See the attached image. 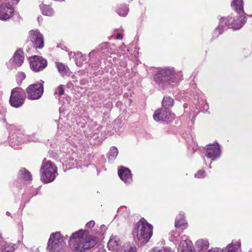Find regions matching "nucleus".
<instances>
[{
	"instance_id": "obj_33",
	"label": "nucleus",
	"mask_w": 252,
	"mask_h": 252,
	"mask_svg": "<svg viewBox=\"0 0 252 252\" xmlns=\"http://www.w3.org/2000/svg\"><path fill=\"white\" fill-rule=\"evenodd\" d=\"M116 37L117 39H121L123 37V34L121 33H117Z\"/></svg>"
},
{
	"instance_id": "obj_27",
	"label": "nucleus",
	"mask_w": 252,
	"mask_h": 252,
	"mask_svg": "<svg viewBox=\"0 0 252 252\" xmlns=\"http://www.w3.org/2000/svg\"><path fill=\"white\" fill-rule=\"evenodd\" d=\"M128 11V8L126 5L122 6L117 10V13L122 17H125L127 14Z\"/></svg>"
},
{
	"instance_id": "obj_21",
	"label": "nucleus",
	"mask_w": 252,
	"mask_h": 252,
	"mask_svg": "<svg viewBox=\"0 0 252 252\" xmlns=\"http://www.w3.org/2000/svg\"><path fill=\"white\" fill-rule=\"evenodd\" d=\"M118 154V149L115 147H111L107 155L108 160L110 161H113L117 157Z\"/></svg>"
},
{
	"instance_id": "obj_35",
	"label": "nucleus",
	"mask_w": 252,
	"mask_h": 252,
	"mask_svg": "<svg viewBox=\"0 0 252 252\" xmlns=\"http://www.w3.org/2000/svg\"><path fill=\"white\" fill-rule=\"evenodd\" d=\"M20 75H21V77H22L23 78V79H24L25 78V75L23 73H20Z\"/></svg>"
},
{
	"instance_id": "obj_32",
	"label": "nucleus",
	"mask_w": 252,
	"mask_h": 252,
	"mask_svg": "<svg viewBox=\"0 0 252 252\" xmlns=\"http://www.w3.org/2000/svg\"><path fill=\"white\" fill-rule=\"evenodd\" d=\"M95 224V222L94 220H91L89 222H87L86 226L88 228H91L93 227Z\"/></svg>"
},
{
	"instance_id": "obj_15",
	"label": "nucleus",
	"mask_w": 252,
	"mask_h": 252,
	"mask_svg": "<svg viewBox=\"0 0 252 252\" xmlns=\"http://www.w3.org/2000/svg\"><path fill=\"white\" fill-rule=\"evenodd\" d=\"M178 252H195V251L191 242L188 239L184 240L182 237V240L178 247Z\"/></svg>"
},
{
	"instance_id": "obj_22",
	"label": "nucleus",
	"mask_w": 252,
	"mask_h": 252,
	"mask_svg": "<svg viewBox=\"0 0 252 252\" xmlns=\"http://www.w3.org/2000/svg\"><path fill=\"white\" fill-rule=\"evenodd\" d=\"M186 224V221L184 219L183 213H180L176 219L175 226L176 228L184 225Z\"/></svg>"
},
{
	"instance_id": "obj_31",
	"label": "nucleus",
	"mask_w": 252,
	"mask_h": 252,
	"mask_svg": "<svg viewBox=\"0 0 252 252\" xmlns=\"http://www.w3.org/2000/svg\"><path fill=\"white\" fill-rule=\"evenodd\" d=\"M157 252H171V249L168 247H164L158 250Z\"/></svg>"
},
{
	"instance_id": "obj_12",
	"label": "nucleus",
	"mask_w": 252,
	"mask_h": 252,
	"mask_svg": "<svg viewBox=\"0 0 252 252\" xmlns=\"http://www.w3.org/2000/svg\"><path fill=\"white\" fill-rule=\"evenodd\" d=\"M47 64V62L42 57L34 56L30 62L31 68L34 71H39L44 69Z\"/></svg>"
},
{
	"instance_id": "obj_28",
	"label": "nucleus",
	"mask_w": 252,
	"mask_h": 252,
	"mask_svg": "<svg viewBox=\"0 0 252 252\" xmlns=\"http://www.w3.org/2000/svg\"><path fill=\"white\" fill-rule=\"evenodd\" d=\"M42 13L43 15L51 16L53 14V11L51 7L45 6L42 9Z\"/></svg>"
},
{
	"instance_id": "obj_4",
	"label": "nucleus",
	"mask_w": 252,
	"mask_h": 252,
	"mask_svg": "<svg viewBox=\"0 0 252 252\" xmlns=\"http://www.w3.org/2000/svg\"><path fill=\"white\" fill-rule=\"evenodd\" d=\"M154 79L159 86L164 89L171 83L176 82L174 70L172 68H164L160 70L154 77Z\"/></svg>"
},
{
	"instance_id": "obj_18",
	"label": "nucleus",
	"mask_w": 252,
	"mask_h": 252,
	"mask_svg": "<svg viewBox=\"0 0 252 252\" xmlns=\"http://www.w3.org/2000/svg\"><path fill=\"white\" fill-rule=\"evenodd\" d=\"M209 244V242L207 240L199 239L196 242V247L199 252H202L208 249Z\"/></svg>"
},
{
	"instance_id": "obj_16",
	"label": "nucleus",
	"mask_w": 252,
	"mask_h": 252,
	"mask_svg": "<svg viewBox=\"0 0 252 252\" xmlns=\"http://www.w3.org/2000/svg\"><path fill=\"white\" fill-rule=\"evenodd\" d=\"M118 175L125 183H129L132 181L130 171L127 168L121 167L118 170Z\"/></svg>"
},
{
	"instance_id": "obj_2",
	"label": "nucleus",
	"mask_w": 252,
	"mask_h": 252,
	"mask_svg": "<svg viewBox=\"0 0 252 252\" xmlns=\"http://www.w3.org/2000/svg\"><path fill=\"white\" fill-rule=\"evenodd\" d=\"M153 234V226L142 218L134 226L132 235L136 242L140 244L147 243Z\"/></svg>"
},
{
	"instance_id": "obj_34",
	"label": "nucleus",
	"mask_w": 252,
	"mask_h": 252,
	"mask_svg": "<svg viewBox=\"0 0 252 252\" xmlns=\"http://www.w3.org/2000/svg\"><path fill=\"white\" fill-rule=\"evenodd\" d=\"M207 252H218V249H210Z\"/></svg>"
},
{
	"instance_id": "obj_13",
	"label": "nucleus",
	"mask_w": 252,
	"mask_h": 252,
	"mask_svg": "<svg viewBox=\"0 0 252 252\" xmlns=\"http://www.w3.org/2000/svg\"><path fill=\"white\" fill-rule=\"evenodd\" d=\"M14 8L10 4H3L0 5V20H6L12 17Z\"/></svg>"
},
{
	"instance_id": "obj_11",
	"label": "nucleus",
	"mask_w": 252,
	"mask_h": 252,
	"mask_svg": "<svg viewBox=\"0 0 252 252\" xmlns=\"http://www.w3.org/2000/svg\"><path fill=\"white\" fill-rule=\"evenodd\" d=\"M30 40L35 48H42L44 46L43 35L38 31H31L30 32Z\"/></svg>"
},
{
	"instance_id": "obj_7",
	"label": "nucleus",
	"mask_w": 252,
	"mask_h": 252,
	"mask_svg": "<svg viewBox=\"0 0 252 252\" xmlns=\"http://www.w3.org/2000/svg\"><path fill=\"white\" fill-rule=\"evenodd\" d=\"M44 82H40L30 85L26 89L27 98L29 99L34 100L40 98L43 93Z\"/></svg>"
},
{
	"instance_id": "obj_23",
	"label": "nucleus",
	"mask_w": 252,
	"mask_h": 252,
	"mask_svg": "<svg viewBox=\"0 0 252 252\" xmlns=\"http://www.w3.org/2000/svg\"><path fill=\"white\" fill-rule=\"evenodd\" d=\"M19 175L20 178L26 181H31L32 180V175L25 168L22 169L19 171Z\"/></svg>"
},
{
	"instance_id": "obj_19",
	"label": "nucleus",
	"mask_w": 252,
	"mask_h": 252,
	"mask_svg": "<svg viewBox=\"0 0 252 252\" xmlns=\"http://www.w3.org/2000/svg\"><path fill=\"white\" fill-rule=\"evenodd\" d=\"M121 252H137V250L134 244L126 243L123 245Z\"/></svg>"
},
{
	"instance_id": "obj_29",
	"label": "nucleus",
	"mask_w": 252,
	"mask_h": 252,
	"mask_svg": "<svg viewBox=\"0 0 252 252\" xmlns=\"http://www.w3.org/2000/svg\"><path fill=\"white\" fill-rule=\"evenodd\" d=\"M64 89L63 85H60L55 91L54 95H58L61 96L64 94Z\"/></svg>"
},
{
	"instance_id": "obj_5",
	"label": "nucleus",
	"mask_w": 252,
	"mask_h": 252,
	"mask_svg": "<svg viewBox=\"0 0 252 252\" xmlns=\"http://www.w3.org/2000/svg\"><path fill=\"white\" fill-rule=\"evenodd\" d=\"M40 172L41 179L46 183L53 181L58 175L57 167L50 160L43 161Z\"/></svg>"
},
{
	"instance_id": "obj_14",
	"label": "nucleus",
	"mask_w": 252,
	"mask_h": 252,
	"mask_svg": "<svg viewBox=\"0 0 252 252\" xmlns=\"http://www.w3.org/2000/svg\"><path fill=\"white\" fill-rule=\"evenodd\" d=\"M220 154L219 145L218 144L211 145L208 146L206 148L205 156L212 160H214L216 158L219 157Z\"/></svg>"
},
{
	"instance_id": "obj_30",
	"label": "nucleus",
	"mask_w": 252,
	"mask_h": 252,
	"mask_svg": "<svg viewBox=\"0 0 252 252\" xmlns=\"http://www.w3.org/2000/svg\"><path fill=\"white\" fill-rule=\"evenodd\" d=\"M194 176L197 178H201L205 176V171L203 170H199L195 175Z\"/></svg>"
},
{
	"instance_id": "obj_37",
	"label": "nucleus",
	"mask_w": 252,
	"mask_h": 252,
	"mask_svg": "<svg viewBox=\"0 0 252 252\" xmlns=\"http://www.w3.org/2000/svg\"><path fill=\"white\" fill-rule=\"evenodd\" d=\"M6 214H7V215H8V216H9V215H10V213H9V212H6Z\"/></svg>"
},
{
	"instance_id": "obj_6",
	"label": "nucleus",
	"mask_w": 252,
	"mask_h": 252,
	"mask_svg": "<svg viewBox=\"0 0 252 252\" xmlns=\"http://www.w3.org/2000/svg\"><path fill=\"white\" fill-rule=\"evenodd\" d=\"M65 243L61 236L59 232L51 235L48 241L47 249L53 252H66Z\"/></svg>"
},
{
	"instance_id": "obj_10",
	"label": "nucleus",
	"mask_w": 252,
	"mask_h": 252,
	"mask_svg": "<svg viewBox=\"0 0 252 252\" xmlns=\"http://www.w3.org/2000/svg\"><path fill=\"white\" fill-rule=\"evenodd\" d=\"M156 121L169 122L174 119V115L166 108H160L156 110L153 115Z\"/></svg>"
},
{
	"instance_id": "obj_9",
	"label": "nucleus",
	"mask_w": 252,
	"mask_h": 252,
	"mask_svg": "<svg viewBox=\"0 0 252 252\" xmlns=\"http://www.w3.org/2000/svg\"><path fill=\"white\" fill-rule=\"evenodd\" d=\"M24 59L23 52L21 49H18L7 63V67L9 69H16L22 65Z\"/></svg>"
},
{
	"instance_id": "obj_3",
	"label": "nucleus",
	"mask_w": 252,
	"mask_h": 252,
	"mask_svg": "<svg viewBox=\"0 0 252 252\" xmlns=\"http://www.w3.org/2000/svg\"><path fill=\"white\" fill-rule=\"evenodd\" d=\"M246 21V17L243 16H239L236 19H232L231 17H222L220 19L219 26L215 30L213 36L215 37H218L227 28L239 30L242 27Z\"/></svg>"
},
{
	"instance_id": "obj_36",
	"label": "nucleus",
	"mask_w": 252,
	"mask_h": 252,
	"mask_svg": "<svg viewBox=\"0 0 252 252\" xmlns=\"http://www.w3.org/2000/svg\"><path fill=\"white\" fill-rule=\"evenodd\" d=\"M19 0H12L13 1L15 2V3H17Z\"/></svg>"
},
{
	"instance_id": "obj_20",
	"label": "nucleus",
	"mask_w": 252,
	"mask_h": 252,
	"mask_svg": "<svg viewBox=\"0 0 252 252\" xmlns=\"http://www.w3.org/2000/svg\"><path fill=\"white\" fill-rule=\"evenodd\" d=\"M174 103V99L169 96H164L162 100V106L166 109L172 107Z\"/></svg>"
},
{
	"instance_id": "obj_17",
	"label": "nucleus",
	"mask_w": 252,
	"mask_h": 252,
	"mask_svg": "<svg viewBox=\"0 0 252 252\" xmlns=\"http://www.w3.org/2000/svg\"><path fill=\"white\" fill-rule=\"evenodd\" d=\"M120 245V240L117 237L110 238L107 244L109 250L111 251H117L119 249Z\"/></svg>"
},
{
	"instance_id": "obj_24",
	"label": "nucleus",
	"mask_w": 252,
	"mask_h": 252,
	"mask_svg": "<svg viewBox=\"0 0 252 252\" xmlns=\"http://www.w3.org/2000/svg\"><path fill=\"white\" fill-rule=\"evenodd\" d=\"M232 5L238 13H240L243 11V0H233Z\"/></svg>"
},
{
	"instance_id": "obj_1",
	"label": "nucleus",
	"mask_w": 252,
	"mask_h": 252,
	"mask_svg": "<svg viewBox=\"0 0 252 252\" xmlns=\"http://www.w3.org/2000/svg\"><path fill=\"white\" fill-rule=\"evenodd\" d=\"M88 234V231L83 230L72 234L69 240L70 248L76 252H84L94 247L97 242L96 238Z\"/></svg>"
},
{
	"instance_id": "obj_38",
	"label": "nucleus",
	"mask_w": 252,
	"mask_h": 252,
	"mask_svg": "<svg viewBox=\"0 0 252 252\" xmlns=\"http://www.w3.org/2000/svg\"><path fill=\"white\" fill-rule=\"evenodd\" d=\"M92 54H93V52H92V53H90L89 54V56H91V55H92Z\"/></svg>"
},
{
	"instance_id": "obj_8",
	"label": "nucleus",
	"mask_w": 252,
	"mask_h": 252,
	"mask_svg": "<svg viewBox=\"0 0 252 252\" xmlns=\"http://www.w3.org/2000/svg\"><path fill=\"white\" fill-rule=\"evenodd\" d=\"M23 90L20 88H15L12 90L9 102L11 106L15 108L21 106L24 102Z\"/></svg>"
},
{
	"instance_id": "obj_25",
	"label": "nucleus",
	"mask_w": 252,
	"mask_h": 252,
	"mask_svg": "<svg viewBox=\"0 0 252 252\" xmlns=\"http://www.w3.org/2000/svg\"><path fill=\"white\" fill-rule=\"evenodd\" d=\"M21 138V140L18 139V142L19 143H27L31 141L35 142L37 140L32 138V136H28L27 135H21L17 137V138Z\"/></svg>"
},
{
	"instance_id": "obj_26",
	"label": "nucleus",
	"mask_w": 252,
	"mask_h": 252,
	"mask_svg": "<svg viewBox=\"0 0 252 252\" xmlns=\"http://www.w3.org/2000/svg\"><path fill=\"white\" fill-rule=\"evenodd\" d=\"M56 66L58 68L59 72L62 75H64L66 73L68 67L61 63H56Z\"/></svg>"
}]
</instances>
